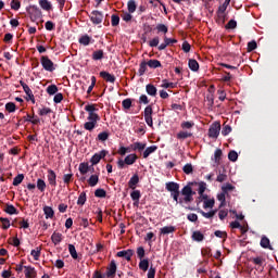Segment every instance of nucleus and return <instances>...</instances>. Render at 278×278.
<instances>
[{"label":"nucleus","mask_w":278,"mask_h":278,"mask_svg":"<svg viewBox=\"0 0 278 278\" xmlns=\"http://www.w3.org/2000/svg\"><path fill=\"white\" fill-rule=\"evenodd\" d=\"M79 45H83L84 47H88V45H90V42H93L92 37L88 36V35H83L79 39H78Z\"/></svg>","instance_id":"412c9836"},{"label":"nucleus","mask_w":278,"mask_h":278,"mask_svg":"<svg viewBox=\"0 0 278 278\" xmlns=\"http://www.w3.org/2000/svg\"><path fill=\"white\" fill-rule=\"evenodd\" d=\"M46 92L50 96H53L58 92V86L56 85H50L47 87Z\"/></svg>","instance_id":"5fc2aeb1"},{"label":"nucleus","mask_w":278,"mask_h":278,"mask_svg":"<svg viewBox=\"0 0 278 278\" xmlns=\"http://www.w3.org/2000/svg\"><path fill=\"white\" fill-rule=\"evenodd\" d=\"M225 27L226 29H236V27H238V22L230 20Z\"/></svg>","instance_id":"338daca9"},{"label":"nucleus","mask_w":278,"mask_h":278,"mask_svg":"<svg viewBox=\"0 0 278 278\" xmlns=\"http://www.w3.org/2000/svg\"><path fill=\"white\" fill-rule=\"evenodd\" d=\"M86 201H87V195H86V192L83 191L79 197H78V200H77V205H86Z\"/></svg>","instance_id":"3c124183"},{"label":"nucleus","mask_w":278,"mask_h":278,"mask_svg":"<svg viewBox=\"0 0 278 278\" xmlns=\"http://www.w3.org/2000/svg\"><path fill=\"white\" fill-rule=\"evenodd\" d=\"M3 212H5V214H10V216L18 214V210H16V206L13 204H5Z\"/></svg>","instance_id":"6ab92c4d"},{"label":"nucleus","mask_w":278,"mask_h":278,"mask_svg":"<svg viewBox=\"0 0 278 278\" xmlns=\"http://www.w3.org/2000/svg\"><path fill=\"white\" fill-rule=\"evenodd\" d=\"M147 66H149V64L146 61H142L140 63L139 70H138L139 77H142V75H144V73H147Z\"/></svg>","instance_id":"ea45409f"},{"label":"nucleus","mask_w":278,"mask_h":278,"mask_svg":"<svg viewBox=\"0 0 278 278\" xmlns=\"http://www.w3.org/2000/svg\"><path fill=\"white\" fill-rule=\"evenodd\" d=\"M20 229H29V220L22 218L21 222H18Z\"/></svg>","instance_id":"e2e57ef3"},{"label":"nucleus","mask_w":278,"mask_h":278,"mask_svg":"<svg viewBox=\"0 0 278 278\" xmlns=\"http://www.w3.org/2000/svg\"><path fill=\"white\" fill-rule=\"evenodd\" d=\"M182 170L186 175H192V173H194V167L192 166V164L187 163L184 167Z\"/></svg>","instance_id":"49530a36"},{"label":"nucleus","mask_w":278,"mask_h":278,"mask_svg":"<svg viewBox=\"0 0 278 278\" xmlns=\"http://www.w3.org/2000/svg\"><path fill=\"white\" fill-rule=\"evenodd\" d=\"M180 127L181 129H192V127H194V122H182Z\"/></svg>","instance_id":"0e129e2a"},{"label":"nucleus","mask_w":278,"mask_h":278,"mask_svg":"<svg viewBox=\"0 0 278 278\" xmlns=\"http://www.w3.org/2000/svg\"><path fill=\"white\" fill-rule=\"evenodd\" d=\"M48 184L52 187L55 188L58 186V175L53 169H48Z\"/></svg>","instance_id":"9b49d317"},{"label":"nucleus","mask_w":278,"mask_h":278,"mask_svg":"<svg viewBox=\"0 0 278 278\" xmlns=\"http://www.w3.org/2000/svg\"><path fill=\"white\" fill-rule=\"evenodd\" d=\"M199 214H201L204 218H214L216 216L217 210L210 211L208 213H205L203 210L198 211Z\"/></svg>","instance_id":"2f4dec72"},{"label":"nucleus","mask_w":278,"mask_h":278,"mask_svg":"<svg viewBox=\"0 0 278 278\" xmlns=\"http://www.w3.org/2000/svg\"><path fill=\"white\" fill-rule=\"evenodd\" d=\"M147 63L149 68H162V62H160L159 60H149Z\"/></svg>","instance_id":"c85d7f7f"},{"label":"nucleus","mask_w":278,"mask_h":278,"mask_svg":"<svg viewBox=\"0 0 278 278\" xmlns=\"http://www.w3.org/2000/svg\"><path fill=\"white\" fill-rule=\"evenodd\" d=\"M104 55H105V52H103V50H96L92 53V60L94 61L103 60Z\"/></svg>","instance_id":"72a5a7b5"},{"label":"nucleus","mask_w":278,"mask_h":278,"mask_svg":"<svg viewBox=\"0 0 278 278\" xmlns=\"http://www.w3.org/2000/svg\"><path fill=\"white\" fill-rule=\"evenodd\" d=\"M236 190V187H233V185L231 184H226L222 187V192H224V194H228L229 195V192Z\"/></svg>","instance_id":"c03bdc74"},{"label":"nucleus","mask_w":278,"mask_h":278,"mask_svg":"<svg viewBox=\"0 0 278 278\" xmlns=\"http://www.w3.org/2000/svg\"><path fill=\"white\" fill-rule=\"evenodd\" d=\"M155 151H157V146H150L148 148H146V150L143 151V160H147V157H149V155L155 153Z\"/></svg>","instance_id":"5701e85b"},{"label":"nucleus","mask_w":278,"mask_h":278,"mask_svg":"<svg viewBox=\"0 0 278 278\" xmlns=\"http://www.w3.org/2000/svg\"><path fill=\"white\" fill-rule=\"evenodd\" d=\"M89 18L91 21V23L93 25H101V23H103V12L99 11V10H93L90 14H89Z\"/></svg>","instance_id":"20e7f679"},{"label":"nucleus","mask_w":278,"mask_h":278,"mask_svg":"<svg viewBox=\"0 0 278 278\" xmlns=\"http://www.w3.org/2000/svg\"><path fill=\"white\" fill-rule=\"evenodd\" d=\"M23 179H25V175L18 174V175L13 179V186H21V184H23Z\"/></svg>","instance_id":"603ef678"},{"label":"nucleus","mask_w":278,"mask_h":278,"mask_svg":"<svg viewBox=\"0 0 278 278\" xmlns=\"http://www.w3.org/2000/svg\"><path fill=\"white\" fill-rule=\"evenodd\" d=\"M161 235L163 236H168V233H175L176 228L175 226H165L163 228H161Z\"/></svg>","instance_id":"a878e982"},{"label":"nucleus","mask_w":278,"mask_h":278,"mask_svg":"<svg viewBox=\"0 0 278 278\" xmlns=\"http://www.w3.org/2000/svg\"><path fill=\"white\" fill-rule=\"evenodd\" d=\"M261 247L263 249H270V251H273V247H270V239H268L267 237H262Z\"/></svg>","instance_id":"c9c22d12"},{"label":"nucleus","mask_w":278,"mask_h":278,"mask_svg":"<svg viewBox=\"0 0 278 278\" xmlns=\"http://www.w3.org/2000/svg\"><path fill=\"white\" fill-rule=\"evenodd\" d=\"M138 184H140V177L138 174H134L128 181V188H130V190H136V186H138Z\"/></svg>","instance_id":"4468645a"},{"label":"nucleus","mask_w":278,"mask_h":278,"mask_svg":"<svg viewBox=\"0 0 278 278\" xmlns=\"http://www.w3.org/2000/svg\"><path fill=\"white\" fill-rule=\"evenodd\" d=\"M191 238L194 242H203L205 240V236L199 230L193 231Z\"/></svg>","instance_id":"4be33fe9"},{"label":"nucleus","mask_w":278,"mask_h":278,"mask_svg":"<svg viewBox=\"0 0 278 278\" xmlns=\"http://www.w3.org/2000/svg\"><path fill=\"white\" fill-rule=\"evenodd\" d=\"M140 190H134L131 193H130V198L132 199V201H135L134 205H136L137 203H140Z\"/></svg>","instance_id":"4c0bfd02"},{"label":"nucleus","mask_w":278,"mask_h":278,"mask_svg":"<svg viewBox=\"0 0 278 278\" xmlns=\"http://www.w3.org/2000/svg\"><path fill=\"white\" fill-rule=\"evenodd\" d=\"M39 5L41 10H45L46 12H50V10H53V5L49 0H39Z\"/></svg>","instance_id":"aec40b11"},{"label":"nucleus","mask_w":278,"mask_h":278,"mask_svg":"<svg viewBox=\"0 0 278 278\" xmlns=\"http://www.w3.org/2000/svg\"><path fill=\"white\" fill-rule=\"evenodd\" d=\"M127 8H128V12L130 14H134V12H136L138 5L136 4V0H129L127 3Z\"/></svg>","instance_id":"a19ab883"},{"label":"nucleus","mask_w":278,"mask_h":278,"mask_svg":"<svg viewBox=\"0 0 278 278\" xmlns=\"http://www.w3.org/2000/svg\"><path fill=\"white\" fill-rule=\"evenodd\" d=\"M119 23H121V17L118 15H116V14H113L111 16V25H112V27H117V25H119Z\"/></svg>","instance_id":"864d4df0"},{"label":"nucleus","mask_w":278,"mask_h":278,"mask_svg":"<svg viewBox=\"0 0 278 278\" xmlns=\"http://www.w3.org/2000/svg\"><path fill=\"white\" fill-rule=\"evenodd\" d=\"M228 160L230 162H238V152H236V150H231L229 153H228Z\"/></svg>","instance_id":"4d7b16f0"},{"label":"nucleus","mask_w":278,"mask_h":278,"mask_svg":"<svg viewBox=\"0 0 278 278\" xmlns=\"http://www.w3.org/2000/svg\"><path fill=\"white\" fill-rule=\"evenodd\" d=\"M0 223L2 224V229H10V219L5 217H0Z\"/></svg>","instance_id":"bf43d9fd"},{"label":"nucleus","mask_w":278,"mask_h":278,"mask_svg":"<svg viewBox=\"0 0 278 278\" xmlns=\"http://www.w3.org/2000/svg\"><path fill=\"white\" fill-rule=\"evenodd\" d=\"M146 91L150 97H156L157 96V88L153 86L152 84H149L146 86Z\"/></svg>","instance_id":"393cba45"},{"label":"nucleus","mask_w":278,"mask_h":278,"mask_svg":"<svg viewBox=\"0 0 278 278\" xmlns=\"http://www.w3.org/2000/svg\"><path fill=\"white\" fill-rule=\"evenodd\" d=\"M41 66L45 71H48V73H53L55 71V64L49 56L42 55L40 59Z\"/></svg>","instance_id":"7ed1b4c3"},{"label":"nucleus","mask_w":278,"mask_h":278,"mask_svg":"<svg viewBox=\"0 0 278 278\" xmlns=\"http://www.w3.org/2000/svg\"><path fill=\"white\" fill-rule=\"evenodd\" d=\"M100 77H102V79H105L109 84H114V81H116V76L110 74V72H100Z\"/></svg>","instance_id":"ddd939ff"},{"label":"nucleus","mask_w":278,"mask_h":278,"mask_svg":"<svg viewBox=\"0 0 278 278\" xmlns=\"http://www.w3.org/2000/svg\"><path fill=\"white\" fill-rule=\"evenodd\" d=\"M27 12L33 21H38V18H42V11L36 4L30 5Z\"/></svg>","instance_id":"39448f33"},{"label":"nucleus","mask_w":278,"mask_h":278,"mask_svg":"<svg viewBox=\"0 0 278 278\" xmlns=\"http://www.w3.org/2000/svg\"><path fill=\"white\" fill-rule=\"evenodd\" d=\"M131 151H144L147 149V143L137 141L130 144Z\"/></svg>","instance_id":"f3484780"},{"label":"nucleus","mask_w":278,"mask_h":278,"mask_svg":"<svg viewBox=\"0 0 278 278\" xmlns=\"http://www.w3.org/2000/svg\"><path fill=\"white\" fill-rule=\"evenodd\" d=\"M5 110L10 113L16 112V104L14 102H8L5 104Z\"/></svg>","instance_id":"13d9d810"},{"label":"nucleus","mask_w":278,"mask_h":278,"mask_svg":"<svg viewBox=\"0 0 278 278\" xmlns=\"http://www.w3.org/2000/svg\"><path fill=\"white\" fill-rule=\"evenodd\" d=\"M176 137L178 140H186L187 138H192V132L181 130L176 135Z\"/></svg>","instance_id":"c756f323"},{"label":"nucleus","mask_w":278,"mask_h":278,"mask_svg":"<svg viewBox=\"0 0 278 278\" xmlns=\"http://www.w3.org/2000/svg\"><path fill=\"white\" fill-rule=\"evenodd\" d=\"M116 270H117L116 261L113 260V261H111V263L106 267V273L104 275L108 278H115L116 277Z\"/></svg>","instance_id":"1a4fd4ad"},{"label":"nucleus","mask_w":278,"mask_h":278,"mask_svg":"<svg viewBox=\"0 0 278 278\" xmlns=\"http://www.w3.org/2000/svg\"><path fill=\"white\" fill-rule=\"evenodd\" d=\"M108 153L109 152L106 150H102L99 153L93 154L90 159L91 166H97V164H99Z\"/></svg>","instance_id":"6e6552de"},{"label":"nucleus","mask_w":278,"mask_h":278,"mask_svg":"<svg viewBox=\"0 0 278 278\" xmlns=\"http://www.w3.org/2000/svg\"><path fill=\"white\" fill-rule=\"evenodd\" d=\"M139 268L140 270H143V273H147V270H149V258H141L139 262Z\"/></svg>","instance_id":"7c9ffc66"},{"label":"nucleus","mask_w":278,"mask_h":278,"mask_svg":"<svg viewBox=\"0 0 278 278\" xmlns=\"http://www.w3.org/2000/svg\"><path fill=\"white\" fill-rule=\"evenodd\" d=\"M97 184H99V175L94 174V175H91L88 179V185L91 187V188H94V186H97Z\"/></svg>","instance_id":"f704fd0d"},{"label":"nucleus","mask_w":278,"mask_h":278,"mask_svg":"<svg viewBox=\"0 0 278 278\" xmlns=\"http://www.w3.org/2000/svg\"><path fill=\"white\" fill-rule=\"evenodd\" d=\"M43 214L47 219L53 218V216H55V212L53 211V208L51 206H45Z\"/></svg>","instance_id":"bb28decb"},{"label":"nucleus","mask_w":278,"mask_h":278,"mask_svg":"<svg viewBox=\"0 0 278 278\" xmlns=\"http://www.w3.org/2000/svg\"><path fill=\"white\" fill-rule=\"evenodd\" d=\"M122 106L124 108V110H130L131 109V99L127 98V99L123 100Z\"/></svg>","instance_id":"052dcab7"},{"label":"nucleus","mask_w":278,"mask_h":278,"mask_svg":"<svg viewBox=\"0 0 278 278\" xmlns=\"http://www.w3.org/2000/svg\"><path fill=\"white\" fill-rule=\"evenodd\" d=\"M216 203V201L214 199L211 200H204V204L203 207L204 210H212V207H214V204Z\"/></svg>","instance_id":"09e8293b"},{"label":"nucleus","mask_w":278,"mask_h":278,"mask_svg":"<svg viewBox=\"0 0 278 278\" xmlns=\"http://www.w3.org/2000/svg\"><path fill=\"white\" fill-rule=\"evenodd\" d=\"M226 197H229V195L225 193V191H222V193L217 194V200L220 201L219 207H225Z\"/></svg>","instance_id":"58836bf2"},{"label":"nucleus","mask_w":278,"mask_h":278,"mask_svg":"<svg viewBox=\"0 0 278 278\" xmlns=\"http://www.w3.org/2000/svg\"><path fill=\"white\" fill-rule=\"evenodd\" d=\"M91 169L94 170V167H92V165H88L86 162L80 163L78 167L80 175H87V173Z\"/></svg>","instance_id":"2eb2a0df"},{"label":"nucleus","mask_w":278,"mask_h":278,"mask_svg":"<svg viewBox=\"0 0 278 278\" xmlns=\"http://www.w3.org/2000/svg\"><path fill=\"white\" fill-rule=\"evenodd\" d=\"M198 182H188L187 186H185L181 189V194L182 197H185L182 199V203H192L194 201V194H197V192L192 191V186H197Z\"/></svg>","instance_id":"f03ea898"},{"label":"nucleus","mask_w":278,"mask_h":278,"mask_svg":"<svg viewBox=\"0 0 278 278\" xmlns=\"http://www.w3.org/2000/svg\"><path fill=\"white\" fill-rule=\"evenodd\" d=\"M11 10H15V11L21 10V0H12Z\"/></svg>","instance_id":"680f3d73"},{"label":"nucleus","mask_w":278,"mask_h":278,"mask_svg":"<svg viewBox=\"0 0 278 278\" xmlns=\"http://www.w3.org/2000/svg\"><path fill=\"white\" fill-rule=\"evenodd\" d=\"M24 268H25L24 273L26 278H36L37 276L36 268L31 266H24Z\"/></svg>","instance_id":"dca6fc26"},{"label":"nucleus","mask_w":278,"mask_h":278,"mask_svg":"<svg viewBox=\"0 0 278 278\" xmlns=\"http://www.w3.org/2000/svg\"><path fill=\"white\" fill-rule=\"evenodd\" d=\"M144 121L148 127H153V106L148 105L143 111Z\"/></svg>","instance_id":"0eeeda50"},{"label":"nucleus","mask_w":278,"mask_h":278,"mask_svg":"<svg viewBox=\"0 0 278 278\" xmlns=\"http://www.w3.org/2000/svg\"><path fill=\"white\" fill-rule=\"evenodd\" d=\"M188 66L190 71H193V73H197V71H199V62H197V60L194 59L189 60Z\"/></svg>","instance_id":"473e14b6"},{"label":"nucleus","mask_w":278,"mask_h":278,"mask_svg":"<svg viewBox=\"0 0 278 278\" xmlns=\"http://www.w3.org/2000/svg\"><path fill=\"white\" fill-rule=\"evenodd\" d=\"M63 181H64V184H66V186H68V184H71V181H73V174H64Z\"/></svg>","instance_id":"774afa93"},{"label":"nucleus","mask_w":278,"mask_h":278,"mask_svg":"<svg viewBox=\"0 0 278 278\" xmlns=\"http://www.w3.org/2000/svg\"><path fill=\"white\" fill-rule=\"evenodd\" d=\"M109 138H110V131L105 130L98 135L97 140H99L100 142H105V140H108Z\"/></svg>","instance_id":"79ce46f5"},{"label":"nucleus","mask_w":278,"mask_h":278,"mask_svg":"<svg viewBox=\"0 0 278 278\" xmlns=\"http://www.w3.org/2000/svg\"><path fill=\"white\" fill-rule=\"evenodd\" d=\"M40 248H36V250H31L30 255L34 256L35 261L40 260Z\"/></svg>","instance_id":"69168bd1"},{"label":"nucleus","mask_w":278,"mask_h":278,"mask_svg":"<svg viewBox=\"0 0 278 278\" xmlns=\"http://www.w3.org/2000/svg\"><path fill=\"white\" fill-rule=\"evenodd\" d=\"M68 252H70L71 257L76 260V262L81 261L80 255L77 253V249H75V247L73 244H68Z\"/></svg>","instance_id":"a211bd4d"},{"label":"nucleus","mask_w":278,"mask_h":278,"mask_svg":"<svg viewBox=\"0 0 278 278\" xmlns=\"http://www.w3.org/2000/svg\"><path fill=\"white\" fill-rule=\"evenodd\" d=\"M165 188L170 194L179 192V184L174 181L166 182Z\"/></svg>","instance_id":"f8f14e48"},{"label":"nucleus","mask_w":278,"mask_h":278,"mask_svg":"<svg viewBox=\"0 0 278 278\" xmlns=\"http://www.w3.org/2000/svg\"><path fill=\"white\" fill-rule=\"evenodd\" d=\"M230 3H231V0H225V2L218 7L217 14H225Z\"/></svg>","instance_id":"cd10ccee"},{"label":"nucleus","mask_w":278,"mask_h":278,"mask_svg":"<svg viewBox=\"0 0 278 278\" xmlns=\"http://www.w3.org/2000/svg\"><path fill=\"white\" fill-rule=\"evenodd\" d=\"M51 240L53 244L58 245L60 242H62V233L60 232H53L51 236Z\"/></svg>","instance_id":"e433bc0d"},{"label":"nucleus","mask_w":278,"mask_h":278,"mask_svg":"<svg viewBox=\"0 0 278 278\" xmlns=\"http://www.w3.org/2000/svg\"><path fill=\"white\" fill-rule=\"evenodd\" d=\"M94 197H97V199H105V197H108V192L105 189L99 188L94 191Z\"/></svg>","instance_id":"37998d69"},{"label":"nucleus","mask_w":278,"mask_h":278,"mask_svg":"<svg viewBox=\"0 0 278 278\" xmlns=\"http://www.w3.org/2000/svg\"><path fill=\"white\" fill-rule=\"evenodd\" d=\"M116 256L124 257L126 262H131V257H134V250L128 249V250L119 251L117 252Z\"/></svg>","instance_id":"9d476101"},{"label":"nucleus","mask_w":278,"mask_h":278,"mask_svg":"<svg viewBox=\"0 0 278 278\" xmlns=\"http://www.w3.org/2000/svg\"><path fill=\"white\" fill-rule=\"evenodd\" d=\"M156 31L159 34H168V26H166L165 24H157Z\"/></svg>","instance_id":"8fccbe9b"},{"label":"nucleus","mask_w":278,"mask_h":278,"mask_svg":"<svg viewBox=\"0 0 278 278\" xmlns=\"http://www.w3.org/2000/svg\"><path fill=\"white\" fill-rule=\"evenodd\" d=\"M220 136V122H214L208 128V138H218Z\"/></svg>","instance_id":"423d86ee"},{"label":"nucleus","mask_w":278,"mask_h":278,"mask_svg":"<svg viewBox=\"0 0 278 278\" xmlns=\"http://www.w3.org/2000/svg\"><path fill=\"white\" fill-rule=\"evenodd\" d=\"M124 160H125L127 166H131L132 164H136V161L138 160V155L137 154H128Z\"/></svg>","instance_id":"b1692460"},{"label":"nucleus","mask_w":278,"mask_h":278,"mask_svg":"<svg viewBox=\"0 0 278 278\" xmlns=\"http://www.w3.org/2000/svg\"><path fill=\"white\" fill-rule=\"evenodd\" d=\"M37 188H38V190H40L41 192H45V190H47V182H45L43 179L38 178V179H37Z\"/></svg>","instance_id":"a18cd8bd"},{"label":"nucleus","mask_w":278,"mask_h":278,"mask_svg":"<svg viewBox=\"0 0 278 278\" xmlns=\"http://www.w3.org/2000/svg\"><path fill=\"white\" fill-rule=\"evenodd\" d=\"M51 112H53L50 108H42V109H38V114L39 116H47L48 114H51Z\"/></svg>","instance_id":"6e6d98bb"},{"label":"nucleus","mask_w":278,"mask_h":278,"mask_svg":"<svg viewBox=\"0 0 278 278\" xmlns=\"http://www.w3.org/2000/svg\"><path fill=\"white\" fill-rule=\"evenodd\" d=\"M220 157H223V150L217 149L214 153V162L215 164H220Z\"/></svg>","instance_id":"de8ad7c7"},{"label":"nucleus","mask_w":278,"mask_h":278,"mask_svg":"<svg viewBox=\"0 0 278 278\" xmlns=\"http://www.w3.org/2000/svg\"><path fill=\"white\" fill-rule=\"evenodd\" d=\"M85 111L88 112V122L84 124V129H86L87 131H92L94 127H97L99 121H101V116L97 114V112H99V109L97 108V104H87L85 106Z\"/></svg>","instance_id":"f257e3e1"}]
</instances>
